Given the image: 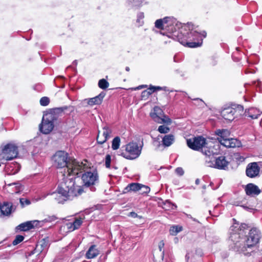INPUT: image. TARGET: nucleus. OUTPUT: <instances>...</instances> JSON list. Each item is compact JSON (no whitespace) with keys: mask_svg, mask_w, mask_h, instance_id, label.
<instances>
[{"mask_svg":"<svg viewBox=\"0 0 262 262\" xmlns=\"http://www.w3.org/2000/svg\"><path fill=\"white\" fill-rule=\"evenodd\" d=\"M54 165L58 169L63 168L62 171L63 182L58 186L57 192L53 193L56 196L58 203H62L67 200H72L75 196L81 194L83 191L78 186H75L72 174H77L78 171L88 167L86 163H80L75 159L68 157L63 151H58L53 157Z\"/></svg>","mask_w":262,"mask_h":262,"instance_id":"obj_1","label":"nucleus"},{"mask_svg":"<svg viewBox=\"0 0 262 262\" xmlns=\"http://www.w3.org/2000/svg\"><path fill=\"white\" fill-rule=\"evenodd\" d=\"M165 30L172 32V37L184 46L189 48H196L200 47L203 42V38L206 36L205 31L199 33L193 30V25L188 23L184 25L181 30L178 32L173 27L176 24V19L173 17H165L163 18Z\"/></svg>","mask_w":262,"mask_h":262,"instance_id":"obj_2","label":"nucleus"},{"mask_svg":"<svg viewBox=\"0 0 262 262\" xmlns=\"http://www.w3.org/2000/svg\"><path fill=\"white\" fill-rule=\"evenodd\" d=\"M261 238L260 231L256 228H252L249 230L248 235L245 237L242 236L232 248L235 252L246 256H250L252 252V248L259 243Z\"/></svg>","mask_w":262,"mask_h":262,"instance_id":"obj_3","label":"nucleus"},{"mask_svg":"<svg viewBox=\"0 0 262 262\" xmlns=\"http://www.w3.org/2000/svg\"><path fill=\"white\" fill-rule=\"evenodd\" d=\"M187 144L188 146L194 150H199L201 149L202 152L205 155L204 151L206 152L211 151L213 148V143L211 141L206 140L202 136H198L192 139L187 140Z\"/></svg>","mask_w":262,"mask_h":262,"instance_id":"obj_4","label":"nucleus"},{"mask_svg":"<svg viewBox=\"0 0 262 262\" xmlns=\"http://www.w3.org/2000/svg\"><path fill=\"white\" fill-rule=\"evenodd\" d=\"M204 152L205 163L207 166L220 169H225L227 167L228 162L225 157L223 156L216 157L213 149L208 152L205 150Z\"/></svg>","mask_w":262,"mask_h":262,"instance_id":"obj_5","label":"nucleus"},{"mask_svg":"<svg viewBox=\"0 0 262 262\" xmlns=\"http://www.w3.org/2000/svg\"><path fill=\"white\" fill-rule=\"evenodd\" d=\"M80 163H86V165L88 167L84 169H80L78 171V173L77 174H72V178H73L77 176L80 177V174L83 173L81 175L82 180L85 186H89L90 185H92L95 184V182L98 180V176L96 171L93 170L91 171L90 169V167L88 164V162L86 160H84L83 162H80Z\"/></svg>","mask_w":262,"mask_h":262,"instance_id":"obj_6","label":"nucleus"},{"mask_svg":"<svg viewBox=\"0 0 262 262\" xmlns=\"http://www.w3.org/2000/svg\"><path fill=\"white\" fill-rule=\"evenodd\" d=\"M142 146H139L136 142H130L125 145V151L120 155L128 160H134L139 157L141 153Z\"/></svg>","mask_w":262,"mask_h":262,"instance_id":"obj_7","label":"nucleus"},{"mask_svg":"<svg viewBox=\"0 0 262 262\" xmlns=\"http://www.w3.org/2000/svg\"><path fill=\"white\" fill-rule=\"evenodd\" d=\"M232 224L230 227V238L235 243L245 234V229L247 226L245 224L240 225L234 219H232Z\"/></svg>","mask_w":262,"mask_h":262,"instance_id":"obj_8","label":"nucleus"},{"mask_svg":"<svg viewBox=\"0 0 262 262\" xmlns=\"http://www.w3.org/2000/svg\"><path fill=\"white\" fill-rule=\"evenodd\" d=\"M56 119L54 114L48 113L45 114L42 118V121L40 126V130L43 134L50 133L54 128V121Z\"/></svg>","mask_w":262,"mask_h":262,"instance_id":"obj_9","label":"nucleus"},{"mask_svg":"<svg viewBox=\"0 0 262 262\" xmlns=\"http://www.w3.org/2000/svg\"><path fill=\"white\" fill-rule=\"evenodd\" d=\"M18 154V147L15 144L8 143L5 145L2 150L1 159L11 160L17 157Z\"/></svg>","mask_w":262,"mask_h":262,"instance_id":"obj_10","label":"nucleus"},{"mask_svg":"<svg viewBox=\"0 0 262 262\" xmlns=\"http://www.w3.org/2000/svg\"><path fill=\"white\" fill-rule=\"evenodd\" d=\"M112 130L107 125L102 127L101 130H99L97 137V141L98 144L104 143L112 136Z\"/></svg>","mask_w":262,"mask_h":262,"instance_id":"obj_11","label":"nucleus"},{"mask_svg":"<svg viewBox=\"0 0 262 262\" xmlns=\"http://www.w3.org/2000/svg\"><path fill=\"white\" fill-rule=\"evenodd\" d=\"M260 167L257 162L249 163L246 168V174L250 178H255L259 176Z\"/></svg>","mask_w":262,"mask_h":262,"instance_id":"obj_12","label":"nucleus"},{"mask_svg":"<svg viewBox=\"0 0 262 262\" xmlns=\"http://www.w3.org/2000/svg\"><path fill=\"white\" fill-rule=\"evenodd\" d=\"M217 140L223 146L229 147V131L227 129H218L216 131Z\"/></svg>","mask_w":262,"mask_h":262,"instance_id":"obj_13","label":"nucleus"},{"mask_svg":"<svg viewBox=\"0 0 262 262\" xmlns=\"http://www.w3.org/2000/svg\"><path fill=\"white\" fill-rule=\"evenodd\" d=\"M244 114V107L242 105L230 103V115L233 116L232 120L238 119Z\"/></svg>","mask_w":262,"mask_h":262,"instance_id":"obj_14","label":"nucleus"},{"mask_svg":"<svg viewBox=\"0 0 262 262\" xmlns=\"http://www.w3.org/2000/svg\"><path fill=\"white\" fill-rule=\"evenodd\" d=\"M230 166L232 169H236L238 166L246 159V158L242 156L239 153H234L230 155Z\"/></svg>","mask_w":262,"mask_h":262,"instance_id":"obj_15","label":"nucleus"},{"mask_svg":"<svg viewBox=\"0 0 262 262\" xmlns=\"http://www.w3.org/2000/svg\"><path fill=\"white\" fill-rule=\"evenodd\" d=\"M245 191L248 195L251 196L257 195L261 192L258 187L253 183L248 184L246 186Z\"/></svg>","mask_w":262,"mask_h":262,"instance_id":"obj_16","label":"nucleus"},{"mask_svg":"<svg viewBox=\"0 0 262 262\" xmlns=\"http://www.w3.org/2000/svg\"><path fill=\"white\" fill-rule=\"evenodd\" d=\"M12 209V204L11 203L4 202L3 205L0 204V217L10 215Z\"/></svg>","mask_w":262,"mask_h":262,"instance_id":"obj_17","label":"nucleus"},{"mask_svg":"<svg viewBox=\"0 0 262 262\" xmlns=\"http://www.w3.org/2000/svg\"><path fill=\"white\" fill-rule=\"evenodd\" d=\"M38 224V221L37 220L28 221L19 225L17 227V229L20 231H26L37 226Z\"/></svg>","mask_w":262,"mask_h":262,"instance_id":"obj_18","label":"nucleus"},{"mask_svg":"<svg viewBox=\"0 0 262 262\" xmlns=\"http://www.w3.org/2000/svg\"><path fill=\"white\" fill-rule=\"evenodd\" d=\"M244 115L246 117L250 118L251 119H256L261 115V113L257 108L251 107L246 110Z\"/></svg>","mask_w":262,"mask_h":262,"instance_id":"obj_19","label":"nucleus"},{"mask_svg":"<svg viewBox=\"0 0 262 262\" xmlns=\"http://www.w3.org/2000/svg\"><path fill=\"white\" fill-rule=\"evenodd\" d=\"M100 251L95 245H93L90 247L88 250L86 252L85 257L87 259H92L97 257L99 254Z\"/></svg>","mask_w":262,"mask_h":262,"instance_id":"obj_20","label":"nucleus"},{"mask_svg":"<svg viewBox=\"0 0 262 262\" xmlns=\"http://www.w3.org/2000/svg\"><path fill=\"white\" fill-rule=\"evenodd\" d=\"M105 95V93L101 92L98 96L86 99L87 103L90 105H98L101 103L103 98Z\"/></svg>","mask_w":262,"mask_h":262,"instance_id":"obj_21","label":"nucleus"},{"mask_svg":"<svg viewBox=\"0 0 262 262\" xmlns=\"http://www.w3.org/2000/svg\"><path fill=\"white\" fill-rule=\"evenodd\" d=\"M20 169V165L16 163H12L6 167V172L8 174L13 175L17 173Z\"/></svg>","mask_w":262,"mask_h":262,"instance_id":"obj_22","label":"nucleus"},{"mask_svg":"<svg viewBox=\"0 0 262 262\" xmlns=\"http://www.w3.org/2000/svg\"><path fill=\"white\" fill-rule=\"evenodd\" d=\"M141 184L138 183H132L129 184L123 190V193L129 192H137L141 189Z\"/></svg>","mask_w":262,"mask_h":262,"instance_id":"obj_23","label":"nucleus"},{"mask_svg":"<svg viewBox=\"0 0 262 262\" xmlns=\"http://www.w3.org/2000/svg\"><path fill=\"white\" fill-rule=\"evenodd\" d=\"M161 137L162 138V145L164 147L170 146L174 141V137L171 134L165 135L163 137L161 136Z\"/></svg>","mask_w":262,"mask_h":262,"instance_id":"obj_24","label":"nucleus"},{"mask_svg":"<svg viewBox=\"0 0 262 262\" xmlns=\"http://www.w3.org/2000/svg\"><path fill=\"white\" fill-rule=\"evenodd\" d=\"M120 145V138L119 137H116L112 141V148L113 150L119 149Z\"/></svg>","mask_w":262,"mask_h":262,"instance_id":"obj_25","label":"nucleus"},{"mask_svg":"<svg viewBox=\"0 0 262 262\" xmlns=\"http://www.w3.org/2000/svg\"><path fill=\"white\" fill-rule=\"evenodd\" d=\"M182 227L179 226H174L170 227L169 230L170 234L172 235H176L179 232L181 231Z\"/></svg>","mask_w":262,"mask_h":262,"instance_id":"obj_26","label":"nucleus"},{"mask_svg":"<svg viewBox=\"0 0 262 262\" xmlns=\"http://www.w3.org/2000/svg\"><path fill=\"white\" fill-rule=\"evenodd\" d=\"M242 146L241 142L236 138H230V148L239 147Z\"/></svg>","mask_w":262,"mask_h":262,"instance_id":"obj_27","label":"nucleus"},{"mask_svg":"<svg viewBox=\"0 0 262 262\" xmlns=\"http://www.w3.org/2000/svg\"><path fill=\"white\" fill-rule=\"evenodd\" d=\"M40 244L41 243H37L36 248L34 250L31 252V254L38 253L39 254L41 253H45L46 252V250L42 248Z\"/></svg>","mask_w":262,"mask_h":262,"instance_id":"obj_28","label":"nucleus"},{"mask_svg":"<svg viewBox=\"0 0 262 262\" xmlns=\"http://www.w3.org/2000/svg\"><path fill=\"white\" fill-rule=\"evenodd\" d=\"M155 27L159 29H165V24L164 23L163 18V19H157L155 21Z\"/></svg>","mask_w":262,"mask_h":262,"instance_id":"obj_29","label":"nucleus"},{"mask_svg":"<svg viewBox=\"0 0 262 262\" xmlns=\"http://www.w3.org/2000/svg\"><path fill=\"white\" fill-rule=\"evenodd\" d=\"M8 185L9 186L15 185L14 192L15 193H18L23 190V186L19 182L9 184Z\"/></svg>","mask_w":262,"mask_h":262,"instance_id":"obj_30","label":"nucleus"},{"mask_svg":"<svg viewBox=\"0 0 262 262\" xmlns=\"http://www.w3.org/2000/svg\"><path fill=\"white\" fill-rule=\"evenodd\" d=\"M98 86L102 89H105L109 86L108 82L104 79H100L98 82Z\"/></svg>","mask_w":262,"mask_h":262,"instance_id":"obj_31","label":"nucleus"},{"mask_svg":"<svg viewBox=\"0 0 262 262\" xmlns=\"http://www.w3.org/2000/svg\"><path fill=\"white\" fill-rule=\"evenodd\" d=\"M72 223L74 227V229L76 230L80 227L82 223V221L81 219H76L75 221Z\"/></svg>","mask_w":262,"mask_h":262,"instance_id":"obj_32","label":"nucleus"},{"mask_svg":"<svg viewBox=\"0 0 262 262\" xmlns=\"http://www.w3.org/2000/svg\"><path fill=\"white\" fill-rule=\"evenodd\" d=\"M158 130L161 134H166L169 132L170 129L165 125H160L159 126Z\"/></svg>","mask_w":262,"mask_h":262,"instance_id":"obj_33","label":"nucleus"},{"mask_svg":"<svg viewBox=\"0 0 262 262\" xmlns=\"http://www.w3.org/2000/svg\"><path fill=\"white\" fill-rule=\"evenodd\" d=\"M150 116L151 118L156 122L158 123L160 122V120H161V117L159 116V115L156 114L154 112H151L150 113Z\"/></svg>","mask_w":262,"mask_h":262,"instance_id":"obj_34","label":"nucleus"},{"mask_svg":"<svg viewBox=\"0 0 262 262\" xmlns=\"http://www.w3.org/2000/svg\"><path fill=\"white\" fill-rule=\"evenodd\" d=\"M156 88L155 86H151L149 88V91L145 90L142 93V96H144L145 95H151L153 92L156 91V89L154 88Z\"/></svg>","mask_w":262,"mask_h":262,"instance_id":"obj_35","label":"nucleus"},{"mask_svg":"<svg viewBox=\"0 0 262 262\" xmlns=\"http://www.w3.org/2000/svg\"><path fill=\"white\" fill-rule=\"evenodd\" d=\"M141 189L140 190L141 194L148 193L150 191V188L149 187L146 185H144L141 184Z\"/></svg>","mask_w":262,"mask_h":262,"instance_id":"obj_36","label":"nucleus"},{"mask_svg":"<svg viewBox=\"0 0 262 262\" xmlns=\"http://www.w3.org/2000/svg\"><path fill=\"white\" fill-rule=\"evenodd\" d=\"M24 239V237L20 235H18L15 237V238L13 241L12 244L13 245H16L21 242Z\"/></svg>","mask_w":262,"mask_h":262,"instance_id":"obj_37","label":"nucleus"},{"mask_svg":"<svg viewBox=\"0 0 262 262\" xmlns=\"http://www.w3.org/2000/svg\"><path fill=\"white\" fill-rule=\"evenodd\" d=\"M50 100L47 97H42L40 100V103L42 106H47L49 104Z\"/></svg>","mask_w":262,"mask_h":262,"instance_id":"obj_38","label":"nucleus"},{"mask_svg":"<svg viewBox=\"0 0 262 262\" xmlns=\"http://www.w3.org/2000/svg\"><path fill=\"white\" fill-rule=\"evenodd\" d=\"M171 123V120L170 118L168 117H166L165 116H164V118H161V120H160V122L159 123L162 124V123H166L167 124H170Z\"/></svg>","mask_w":262,"mask_h":262,"instance_id":"obj_39","label":"nucleus"},{"mask_svg":"<svg viewBox=\"0 0 262 262\" xmlns=\"http://www.w3.org/2000/svg\"><path fill=\"white\" fill-rule=\"evenodd\" d=\"M111 157L110 155H107L105 157V165L106 167L110 168L111 165Z\"/></svg>","mask_w":262,"mask_h":262,"instance_id":"obj_40","label":"nucleus"},{"mask_svg":"<svg viewBox=\"0 0 262 262\" xmlns=\"http://www.w3.org/2000/svg\"><path fill=\"white\" fill-rule=\"evenodd\" d=\"M154 145L156 147L157 150H159L160 147L163 146L162 144L160 143V141H159V139H155L153 142Z\"/></svg>","mask_w":262,"mask_h":262,"instance_id":"obj_41","label":"nucleus"},{"mask_svg":"<svg viewBox=\"0 0 262 262\" xmlns=\"http://www.w3.org/2000/svg\"><path fill=\"white\" fill-rule=\"evenodd\" d=\"M152 112L155 113L156 114L159 115L161 117L162 116L163 111L159 106L154 107Z\"/></svg>","mask_w":262,"mask_h":262,"instance_id":"obj_42","label":"nucleus"},{"mask_svg":"<svg viewBox=\"0 0 262 262\" xmlns=\"http://www.w3.org/2000/svg\"><path fill=\"white\" fill-rule=\"evenodd\" d=\"M19 201L23 206H24L25 204L29 205L30 204V201L29 200L23 198L20 199Z\"/></svg>","mask_w":262,"mask_h":262,"instance_id":"obj_43","label":"nucleus"},{"mask_svg":"<svg viewBox=\"0 0 262 262\" xmlns=\"http://www.w3.org/2000/svg\"><path fill=\"white\" fill-rule=\"evenodd\" d=\"M221 115L225 119H228V109L225 108L221 111Z\"/></svg>","mask_w":262,"mask_h":262,"instance_id":"obj_44","label":"nucleus"},{"mask_svg":"<svg viewBox=\"0 0 262 262\" xmlns=\"http://www.w3.org/2000/svg\"><path fill=\"white\" fill-rule=\"evenodd\" d=\"M177 174L179 176H182L184 174V170L181 167H178L175 170Z\"/></svg>","mask_w":262,"mask_h":262,"instance_id":"obj_45","label":"nucleus"},{"mask_svg":"<svg viewBox=\"0 0 262 262\" xmlns=\"http://www.w3.org/2000/svg\"><path fill=\"white\" fill-rule=\"evenodd\" d=\"M38 243H41V245L42 248H44L45 250H47V247H48V244L46 242L44 239L41 240L39 241Z\"/></svg>","mask_w":262,"mask_h":262,"instance_id":"obj_46","label":"nucleus"},{"mask_svg":"<svg viewBox=\"0 0 262 262\" xmlns=\"http://www.w3.org/2000/svg\"><path fill=\"white\" fill-rule=\"evenodd\" d=\"M66 226H67V229L69 230V231H73L75 230L72 222L67 223Z\"/></svg>","mask_w":262,"mask_h":262,"instance_id":"obj_47","label":"nucleus"},{"mask_svg":"<svg viewBox=\"0 0 262 262\" xmlns=\"http://www.w3.org/2000/svg\"><path fill=\"white\" fill-rule=\"evenodd\" d=\"M242 207L246 210L249 211V212H253L254 210H255V209L252 207H249L246 205H243Z\"/></svg>","mask_w":262,"mask_h":262,"instance_id":"obj_48","label":"nucleus"},{"mask_svg":"<svg viewBox=\"0 0 262 262\" xmlns=\"http://www.w3.org/2000/svg\"><path fill=\"white\" fill-rule=\"evenodd\" d=\"M232 57L233 60L234 61H237V62L239 61V60L240 59V57H236V53H235V52L233 53Z\"/></svg>","mask_w":262,"mask_h":262,"instance_id":"obj_49","label":"nucleus"},{"mask_svg":"<svg viewBox=\"0 0 262 262\" xmlns=\"http://www.w3.org/2000/svg\"><path fill=\"white\" fill-rule=\"evenodd\" d=\"M56 218L54 216H50L46 219H45V222H52L55 221Z\"/></svg>","mask_w":262,"mask_h":262,"instance_id":"obj_50","label":"nucleus"},{"mask_svg":"<svg viewBox=\"0 0 262 262\" xmlns=\"http://www.w3.org/2000/svg\"><path fill=\"white\" fill-rule=\"evenodd\" d=\"M164 243L163 241H160L159 244V248L160 251H162V249L164 247Z\"/></svg>","mask_w":262,"mask_h":262,"instance_id":"obj_51","label":"nucleus"},{"mask_svg":"<svg viewBox=\"0 0 262 262\" xmlns=\"http://www.w3.org/2000/svg\"><path fill=\"white\" fill-rule=\"evenodd\" d=\"M130 2L133 4V5L135 6H138L139 5V3L137 0H129Z\"/></svg>","mask_w":262,"mask_h":262,"instance_id":"obj_52","label":"nucleus"},{"mask_svg":"<svg viewBox=\"0 0 262 262\" xmlns=\"http://www.w3.org/2000/svg\"><path fill=\"white\" fill-rule=\"evenodd\" d=\"M166 204L171 205V203H170V202L167 201L165 205ZM176 208H177V206L176 205H175L174 204H171V209H176Z\"/></svg>","mask_w":262,"mask_h":262,"instance_id":"obj_53","label":"nucleus"},{"mask_svg":"<svg viewBox=\"0 0 262 262\" xmlns=\"http://www.w3.org/2000/svg\"><path fill=\"white\" fill-rule=\"evenodd\" d=\"M145 87H146V85H140L136 88H134V90H139L140 89H141V88H145Z\"/></svg>","mask_w":262,"mask_h":262,"instance_id":"obj_54","label":"nucleus"},{"mask_svg":"<svg viewBox=\"0 0 262 262\" xmlns=\"http://www.w3.org/2000/svg\"><path fill=\"white\" fill-rule=\"evenodd\" d=\"M156 89V91H159L162 90V88L160 86H156V88H154Z\"/></svg>","mask_w":262,"mask_h":262,"instance_id":"obj_55","label":"nucleus"},{"mask_svg":"<svg viewBox=\"0 0 262 262\" xmlns=\"http://www.w3.org/2000/svg\"><path fill=\"white\" fill-rule=\"evenodd\" d=\"M140 18H143L144 17V15H143V13H140L139 14V16H138Z\"/></svg>","mask_w":262,"mask_h":262,"instance_id":"obj_56","label":"nucleus"},{"mask_svg":"<svg viewBox=\"0 0 262 262\" xmlns=\"http://www.w3.org/2000/svg\"><path fill=\"white\" fill-rule=\"evenodd\" d=\"M195 184L198 185L200 183V180L197 179L196 180H195Z\"/></svg>","mask_w":262,"mask_h":262,"instance_id":"obj_57","label":"nucleus"},{"mask_svg":"<svg viewBox=\"0 0 262 262\" xmlns=\"http://www.w3.org/2000/svg\"><path fill=\"white\" fill-rule=\"evenodd\" d=\"M129 68L128 67H126V68H125V70L127 72L129 71Z\"/></svg>","mask_w":262,"mask_h":262,"instance_id":"obj_58","label":"nucleus"},{"mask_svg":"<svg viewBox=\"0 0 262 262\" xmlns=\"http://www.w3.org/2000/svg\"><path fill=\"white\" fill-rule=\"evenodd\" d=\"M132 214H133L132 216L134 217L137 215V214L135 213H132Z\"/></svg>","mask_w":262,"mask_h":262,"instance_id":"obj_59","label":"nucleus"},{"mask_svg":"<svg viewBox=\"0 0 262 262\" xmlns=\"http://www.w3.org/2000/svg\"><path fill=\"white\" fill-rule=\"evenodd\" d=\"M236 49L237 51H238V48H236Z\"/></svg>","mask_w":262,"mask_h":262,"instance_id":"obj_60","label":"nucleus"},{"mask_svg":"<svg viewBox=\"0 0 262 262\" xmlns=\"http://www.w3.org/2000/svg\"><path fill=\"white\" fill-rule=\"evenodd\" d=\"M196 100H200V101H202L201 99H196Z\"/></svg>","mask_w":262,"mask_h":262,"instance_id":"obj_61","label":"nucleus"},{"mask_svg":"<svg viewBox=\"0 0 262 262\" xmlns=\"http://www.w3.org/2000/svg\"><path fill=\"white\" fill-rule=\"evenodd\" d=\"M230 121H231L232 119H231V117H230Z\"/></svg>","mask_w":262,"mask_h":262,"instance_id":"obj_62","label":"nucleus"}]
</instances>
